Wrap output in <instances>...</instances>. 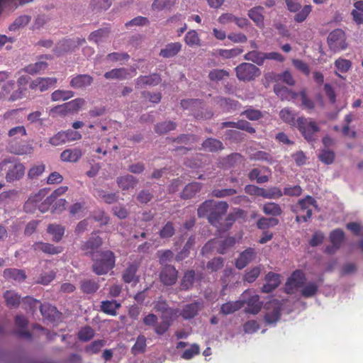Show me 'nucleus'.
Segmentation results:
<instances>
[{"instance_id": "nucleus-1", "label": "nucleus", "mask_w": 363, "mask_h": 363, "mask_svg": "<svg viewBox=\"0 0 363 363\" xmlns=\"http://www.w3.org/2000/svg\"><path fill=\"white\" fill-rule=\"evenodd\" d=\"M93 271L97 275L107 274L115 266L114 254L109 250L94 253Z\"/></svg>"}, {"instance_id": "nucleus-2", "label": "nucleus", "mask_w": 363, "mask_h": 363, "mask_svg": "<svg viewBox=\"0 0 363 363\" xmlns=\"http://www.w3.org/2000/svg\"><path fill=\"white\" fill-rule=\"evenodd\" d=\"M316 201L311 196H307L298 201L292 208L298 223L308 221L313 214L312 207H316Z\"/></svg>"}, {"instance_id": "nucleus-3", "label": "nucleus", "mask_w": 363, "mask_h": 363, "mask_svg": "<svg viewBox=\"0 0 363 363\" xmlns=\"http://www.w3.org/2000/svg\"><path fill=\"white\" fill-rule=\"evenodd\" d=\"M296 126L308 142H314L317 140V134L320 131V128L313 119L299 117L296 119Z\"/></svg>"}, {"instance_id": "nucleus-4", "label": "nucleus", "mask_w": 363, "mask_h": 363, "mask_svg": "<svg viewBox=\"0 0 363 363\" xmlns=\"http://www.w3.org/2000/svg\"><path fill=\"white\" fill-rule=\"evenodd\" d=\"M236 77L240 81L250 82L261 74L260 69L254 64L242 62L235 69Z\"/></svg>"}, {"instance_id": "nucleus-5", "label": "nucleus", "mask_w": 363, "mask_h": 363, "mask_svg": "<svg viewBox=\"0 0 363 363\" xmlns=\"http://www.w3.org/2000/svg\"><path fill=\"white\" fill-rule=\"evenodd\" d=\"M327 42L330 50L334 52L344 50L347 47L345 33L340 28L335 29L329 33Z\"/></svg>"}, {"instance_id": "nucleus-6", "label": "nucleus", "mask_w": 363, "mask_h": 363, "mask_svg": "<svg viewBox=\"0 0 363 363\" xmlns=\"http://www.w3.org/2000/svg\"><path fill=\"white\" fill-rule=\"evenodd\" d=\"M287 9L290 12L296 13L294 16V21L296 23H302L305 21L307 17L312 11V6L311 5H305L301 9V6L297 0H285Z\"/></svg>"}, {"instance_id": "nucleus-7", "label": "nucleus", "mask_w": 363, "mask_h": 363, "mask_svg": "<svg viewBox=\"0 0 363 363\" xmlns=\"http://www.w3.org/2000/svg\"><path fill=\"white\" fill-rule=\"evenodd\" d=\"M179 316V310L169 308L165 302L160 301V335L167 330L172 323Z\"/></svg>"}, {"instance_id": "nucleus-8", "label": "nucleus", "mask_w": 363, "mask_h": 363, "mask_svg": "<svg viewBox=\"0 0 363 363\" xmlns=\"http://www.w3.org/2000/svg\"><path fill=\"white\" fill-rule=\"evenodd\" d=\"M211 214L208 216L209 223L218 227L222 216L225 214L228 208V204L226 201H216L212 200Z\"/></svg>"}, {"instance_id": "nucleus-9", "label": "nucleus", "mask_w": 363, "mask_h": 363, "mask_svg": "<svg viewBox=\"0 0 363 363\" xmlns=\"http://www.w3.org/2000/svg\"><path fill=\"white\" fill-rule=\"evenodd\" d=\"M305 282V274L300 269L295 270L286 283V292L291 294L292 289L303 287Z\"/></svg>"}, {"instance_id": "nucleus-10", "label": "nucleus", "mask_w": 363, "mask_h": 363, "mask_svg": "<svg viewBox=\"0 0 363 363\" xmlns=\"http://www.w3.org/2000/svg\"><path fill=\"white\" fill-rule=\"evenodd\" d=\"M57 82L55 77H38L30 83L29 87L32 90L43 92L55 86Z\"/></svg>"}, {"instance_id": "nucleus-11", "label": "nucleus", "mask_w": 363, "mask_h": 363, "mask_svg": "<svg viewBox=\"0 0 363 363\" xmlns=\"http://www.w3.org/2000/svg\"><path fill=\"white\" fill-rule=\"evenodd\" d=\"M218 21L220 24L224 25L233 22L238 27L242 29L250 26V22L247 18L245 17H238L230 13H225L221 14L219 16Z\"/></svg>"}, {"instance_id": "nucleus-12", "label": "nucleus", "mask_w": 363, "mask_h": 363, "mask_svg": "<svg viewBox=\"0 0 363 363\" xmlns=\"http://www.w3.org/2000/svg\"><path fill=\"white\" fill-rule=\"evenodd\" d=\"M177 271L172 265H165L160 272V281L164 285L171 286L177 280Z\"/></svg>"}, {"instance_id": "nucleus-13", "label": "nucleus", "mask_w": 363, "mask_h": 363, "mask_svg": "<svg viewBox=\"0 0 363 363\" xmlns=\"http://www.w3.org/2000/svg\"><path fill=\"white\" fill-rule=\"evenodd\" d=\"M264 9L261 6H256L247 11V16L251 19L255 26L262 29L264 27Z\"/></svg>"}, {"instance_id": "nucleus-14", "label": "nucleus", "mask_w": 363, "mask_h": 363, "mask_svg": "<svg viewBox=\"0 0 363 363\" xmlns=\"http://www.w3.org/2000/svg\"><path fill=\"white\" fill-rule=\"evenodd\" d=\"M255 250L252 247H248L240 254L235 260V267L238 269H242L256 257Z\"/></svg>"}, {"instance_id": "nucleus-15", "label": "nucleus", "mask_w": 363, "mask_h": 363, "mask_svg": "<svg viewBox=\"0 0 363 363\" xmlns=\"http://www.w3.org/2000/svg\"><path fill=\"white\" fill-rule=\"evenodd\" d=\"M25 173V167L21 163H11L9 162L8 172L6 175L7 182H11L20 179Z\"/></svg>"}, {"instance_id": "nucleus-16", "label": "nucleus", "mask_w": 363, "mask_h": 363, "mask_svg": "<svg viewBox=\"0 0 363 363\" xmlns=\"http://www.w3.org/2000/svg\"><path fill=\"white\" fill-rule=\"evenodd\" d=\"M266 284L262 287L264 293H270L280 284V276L274 272H269L265 277Z\"/></svg>"}, {"instance_id": "nucleus-17", "label": "nucleus", "mask_w": 363, "mask_h": 363, "mask_svg": "<svg viewBox=\"0 0 363 363\" xmlns=\"http://www.w3.org/2000/svg\"><path fill=\"white\" fill-rule=\"evenodd\" d=\"M201 303L198 301H196L189 304H186L184 306L179 315H182V318L185 320H190L198 314L199 310L201 308Z\"/></svg>"}, {"instance_id": "nucleus-18", "label": "nucleus", "mask_w": 363, "mask_h": 363, "mask_svg": "<svg viewBox=\"0 0 363 363\" xmlns=\"http://www.w3.org/2000/svg\"><path fill=\"white\" fill-rule=\"evenodd\" d=\"M271 308L272 310L266 313L264 318L265 322L269 324L277 323L280 319L281 316V308L280 306L277 304V303L269 302L266 305L267 309Z\"/></svg>"}, {"instance_id": "nucleus-19", "label": "nucleus", "mask_w": 363, "mask_h": 363, "mask_svg": "<svg viewBox=\"0 0 363 363\" xmlns=\"http://www.w3.org/2000/svg\"><path fill=\"white\" fill-rule=\"evenodd\" d=\"M82 156V151L80 148L66 149L60 154V159L65 162L74 163L79 160Z\"/></svg>"}, {"instance_id": "nucleus-20", "label": "nucleus", "mask_w": 363, "mask_h": 363, "mask_svg": "<svg viewBox=\"0 0 363 363\" xmlns=\"http://www.w3.org/2000/svg\"><path fill=\"white\" fill-rule=\"evenodd\" d=\"M9 149L11 153L18 155H29L33 151V145L28 143H17L11 142Z\"/></svg>"}, {"instance_id": "nucleus-21", "label": "nucleus", "mask_w": 363, "mask_h": 363, "mask_svg": "<svg viewBox=\"0 0 363 363\" xmlns=\"http://www.w3.org/2000/svg\"><path fill=\"white\" fill-rule=\"evenodd\" d=\"M216 102L225 112L238 110L241 106V104L238 101L230 98L217 97Z\"/></svg>"}, {"instance_id": "nucleus-22", "label": "nucleus", "mask_w": 363, "mask_h": 363, "mask_svg": "<svg viewBox=\"0 0 363 363\" xmlns=\"http://www.w3.org/2000/svg\"><path fill=\"white\" fill-rule=\"evenodd\" d=\"M265 78L269 82H277L281 79L289 86H293L295 81L289 71H284L282 74L269 73L265 75Z\"/></svg>"}, {"instance_id": "nucleus-23", "label": "nucleus", "mask_w": 363, "mask_h": 363, "mask_svg": "<svg viewBox=\"0 0 363 363\" xmlns=\"http://www.w3.org/2000/svg\"><path fill=\"white\" fill-rule=\"evenodd\" d=\"M93 78L88 74H79L73 77L70 81V86L74 89L84 88L91 84Z\"/></svg>"}, {"instance_id": "nucleus-24", "label": "nucleus", "mask_w": 363, "mask_h": 363, "mask_svg": "<svg viewBox=\"0 0 363 363\" xmlns=\"http://www.w3.org/2000/svg\"><path fill=\"white\" fill-rule=\"evenodd\" d=\"M131 77L129 70L126 68H116L104 74V77L107 79L123 80Z\"/></svg>"}, {"instance_id": "nucleus-25", "label": "nucleus", "mask_w": 363, "mask_h": 363, "mask_svg": "<svg viewBox=\"0 0 363 363\" xmlns=\"http://www.w3.org/2000/svg\"><path fill=\"white\" fill-rule=\"evenodd\" d=\"M246 304L245 312L253 315L257 314L262 307V303L259 301V296L258 295H254L249 298L246 301Z\"/></svg>"}, {"instance_id": "nucleus-26", "label": "nucleus", "mask_w": 363, "mask_h": 363, "mask_svg": "<svg viewBox=\"0 0 363 363\" xmlns=\"http://www.w3.org/2000/svg\"><path fill=\"white\" fill-rule=\"evenodd\" d=\"M182 47V43L179 42L169 43L160 50V55L165 58L173 57L181 51Z\"/></svg>"}, {"instance_id": "nucleus-27", "label": "nucleus", "mask_w": 363, "mask_h": 363, "mask_svg": "<svg viewBox=\"0 0 363 363\" xmlns=\"http://www.w3.org/2000/svg\"><path fill=\"white\" fill-rule=\"evenodd\" d=\"M40 309L42 315L51 321H55L60 317V313L57 308L49 303L40 305Z\"/></svg>"}, {"instance_id": "nucleus-28", "label": "nucleus", "mask_w": 363, "mask_h": 363, "mask_svg": "<svg viewBox=\"0 0 363 363\" xmlns=\"http://www.w3.org/2000/svg\"><path fill=\"white\" fill-rule=\"evenodd\" d=\"M244 305V301H229L221 306L220 312L223 315L232 314L242 308Z\"/></svg>"}, {"instance_id": "nucleus-29", "label": "nucleus", "mask_w": 363, "mask_h": 363, "mask_svg": "<svg viewBox=\"0 0 363 363\" xmlns=\"http://www.w3.org/2000/svg\"><path fill=\"white\" fill-rule=\"evenodd\" d=\"M201 145L203 150L211 152H216L224 148L220 140L213 138H208L205 140Z\"/></svg>"}, {"instance_id": "nucleus-30", "label": "nucleus", "mask_w": 363, "mask_h": 363, "mask_svg": "<svg viewBox=\"0 0 363 363\" xmlns=\"http://www.w3.org/2000/svg\"><path fill=\"white\" fill-rule=\"evenodd\" d=\"M33 248L36 251H43L50 255H56L62 252V249L60 247H55L52 244L43 242H36L33 245Z\"/></svg>"}, {"instance_id": "nucleus-31", "label": "nucleus", "mask_w": 363, "mask_h": 363, "mask_svg": "<svg viewBox=\"0 0 363 363\" xmlns=\"http://www.w3.org/2000/svg\"><path fill=\"white\" fill-rule=\"evenodd\" d=\"M274 91L281 100H289L291 99H296L298 94L289 90L287 87L280 84H275L274 86Z\"/></svg>"}, {"instance_id": "nucleus-32", "label": "nucleus", "mask_w": 363, "mask_h": 363, "mask_svg": "<svg viewBox=\"0 0 363 363\" xmlns=\"http://www.w3.org/2000/svg\"><path fill=\"white\" fill-rule=\"evenodd\" d=\"M202 187V184L199 182H192L187 184L182 192V198L189 199L194 197L199 193Z\"/></svg>"}, {"instance_id": "nucleus-33", "label": "nucleus", "mask_w": 363, "mask_h": 363, "mask_svg": "<svg viewBox=\"0 0 363 363\" xmlns=\"http://www.w3.org/2000/svg\"><path fill=\"white\" fill-rule=\"evenodd\" d=\"M109 30L107 28L99 29L92 32L88 39L91 42L100 44L105 42L108 38Z\"/></svg>"}, {"instance_id": "nucleus-34", "label": "nucleus", "mask_w": 363, "mask_h": 363, "mask_svg": "<svg viewBox=\"0 0 363 363\" xmlns=\"http://www.w3.org/2000/svg\"><path fill=\"white\" fill-rule=\"evenodd\" d=\"M117 183L118 186L123 190H128L135 187L137 180L132 175H125L118 177Z\"/></svg>"}, {"instance_id": "nucleus-35", "label": "nucleus", "mask_w": 363, "mask_h": 363, "mask_svg": "<svg viewBox=\"0 0 363 363\" xmlns=\"http://www.w3.org/2000/svg\"><path fill=\"white\" fill-rule=\"evenodd\" d=\"M159 82V77L157 74L143 76L137 79L136 87L143 88L145 86H155Z\"/></svg>"}, {"instance_id": "nucleus-36", "label": "nucleus", "mask_w": 363, "mask_h": 363, "mask_svg": "<svg viewBox=\"0 0 363 363\" xmlns=\"http://www.w3.org/2000/svg\"><path fill=\"white\" fill-rule=\"evenodd\" d=\"M196 273L193 269L186 271L180 283V287L182 290H188L192 287L195 281Z\"/></svg>"}, {"instance_id": "nucleus-37", "label": "nucleus", "mask_w": 363, "mask_h": 363, "mask_svg": "<svg viewBox=\"0 0 363 363\" xmlns=\"http://www.w3.org/2000/svg\"><path fill=\"white\" fill-rule=\"evenodd\" d=\"M121 307V303L116 301H103L101 305V310L111 315H116V310Z\"/></svg>"}, {"instance_id": "nucleus-38", "label": "nucleus", "mask_w": 363, "mask_h": 363, "mask_svg": "<svg viewBox=\"0 0 363 363\" xmlns=\"http://www.w3.org/2000/svg\"><path fill=\"white\" fill-rule=\"evenodd\" d=\"M244 59L261 66L264 62V52L257 50L250 51L244 55Z\"/></svg>"}, {"instance_id": "nucleus-39", "label": "nucleus", "mask_w": 363, "mask_h": 363, "mask_svg": "<svg viewBox=\"0 0 363 363\" xmlns=\"http://www.w3.org/2000/svg\"><path fill=\"white\" fill-rule=\"evenodd\" d=\"M4 276L8 279L21 282L26 279L25 273L17 269H7L4 271Z\"/></svg>"}, {"instance_id": "nucleus-40", "label": "nucleus", "mask_w": 363, "mask_h": 363, "mask_svg": "<svg viewBox=\"0 0 363 363\" xmlns=\"http://www.w3.org/2000/svg\"><path fill=\"white\" fill-rule=\"evenodd\" d=\"M329 238L332 245L340 247L345 239V233L340 228L335 229L330 233Z\"/></svg>"}, {"instance_id": "nucleus-41", "label": "nucleus", "mask_w": 363, "mask_h": 363, "mask_svg": "<svg viewBox=\"0 0 363 363\" xmlns=\"http://www.w3.org/2000/svg\"><path fill=\"white\" fill-rule=\"evenodd\" d=\"M262 211L266 215H271L273 216H278L282 214V209L281 206L274 202H269L264 204Z\"/></svg>"}, {"instance_id": "nucleus-42", "label": "nucleus", "mask_w": 363, "mask_h": 363, "mask_svg": "<svg viewBox=\"0 0 363 363\" xmlns=\"http://www.w3.org/2000/svg\"><path fill=\"white\" fill-rule=\"evenodd\" d=\"M101 239L99 236L92 237L90 238L83 246V250L86 251V253L92 254L96 253L94 252L101 245Z\"/></svg>"}, {"instance_id": "nucleus-43", "label": "nucleus", "mask_w": 363, "mask_h": 363, "mask_svg": "<svg viewBox=\"0 0 363 363\" xmlns=\"http://www.w3.org/2000/svg\"><path fill=\"white\" fill-rule=\"evenodd\" d=\"M184 42L190 47L201 45V39L195 30H190L186 33Z\"/></svg>"}, {"instance_id": "nucleus-44", "label": "nucleus", "mask_w": 363, "mask_h": 363, "mask_svg": "<svg viewBox=\"0 0 363 363\" xmlns=\"http://www.w3.org/2000/svg\"><path fill=\"white\" fill-rule=\"evenodd\" d=\"M301 288V294L305 298L314 296L318 290V286L315 282H308Z\"/></svg>"}, {"instance_id": "nucleus-45", "label": "nucleus", "mask_w": 363, "mask_h": 363, "mask_svg": "<svg viewBox=\"0 0 363 363\" xmlns=\"http://www.w3.org/2000/svg\"><path fill=\"white\" fill-rule=\"evenodd\" d=\"M48 232L52 236L54 241H60L65 233V228L60 225L50 224L48 228Z\"/></svg>"}, {"instance_id": "nucleus-46", "label": "nucleus", "mask_w": 363, "mask_h": 363, "mask_svg": "<svg viewBox=\"0 0 363 363\" xmlns=\"http://www.w3.org/2000/svg\"><path fill=\"white\" fill-rule=\"evenodd\" d=\"M146 348V337L144 335H139L135 341V343L131 348L133 354L143 353Z\"/></svg>"}, {"instance_id": "nucleus-47", "label": "nucleus", "mask_w": 363, "mask_h": 363, "mask_svg": "<svg viewBox=\"0 0 363 363\" xmlns=\"http://www.w3.org/2000/svg\"><path fill=\"white\" fill-rule=\"evenodd\" d=\"M74 93L69 90H56L51 94V99L53 101H65L71 99Z\"/></svg>"}, {"instance_id": "nucleus-48", "label": "nucleus", "mask_w": 363, "mask_h": 363, "mask_svg": "<svg viewBox=\"0 0 363 363\" xmlns=\"http://www.w3.org/2000/svg\"><path fill=\"white\" fill-rule=\"evenodd\" d=\"M250 159L254 161L267 162L269 164H272L273 162L272 156L269 152L264 151H257L255 153L251 154Z\"/></svg>"}, {"instance_id": "nucleus-49", "label": "nucleus", "mask_w": 363, "mask_h": 363, "mask_svg": "<svg viewBox=\"0 0 363 363\" xmlns=\"http://www.w3.org/2000/svg\"><path fill=\"white\" fill-rule=\"evenodd\" d=\"M279 223V220L274 218L262 217L257 222V226L259 229L266 230L269 227H273Z\"/></svg>"}, {"instance_id": "nucleus-50", "label": "nucleus", "mask_w": 363, "mask_h": 363, "mask_svg": "<svg viewBox=\"0 0 363 363\" xmlns=\"http://www.w3.org/2000/svg\"><path fill=\"white\" fill-rule=\"evenodd\" d=\"M283 196L281 189L277 186H272L269 189L264 188L263 198L268 199H277Z\"/></svg>"}, {"instance_id": "nucleus-51", "label": "nucleus", "mask_w": 363, "mask_h": 363, "mask_svg": "<svg viewBox=\"0 0 363 363\" xmlns=\"http://www.w3.org/2000/svg\"><path fill=\"white\" fill-rule=\"evenodd\" d=\"M229 77V72L222 69H214L210 71L208 78L211 81L218 82Z\"/></svg>"}, {"instance_id": "nucleus-52", "label": "nucleus", "mask_w": 363, "mask_h": 363, "mask_svg": "<svg viewBox=\"0 0 363 363\" xmlns=\"http://www.w3.org/2000/svg\"><path fill=\"white\" fill-rule=\"evenodd\" d=\"M95 196L99 199H101L104 202L107 203H113L117 201L118 196L113 193H106L104 190L98 189L95 191Z\"/></svg>"}, {"instance_id": "nucleus-53", "label": "nucleus", "mask_w": 363, "mask_h": 363, "mask_svg": "<svg viewBox=\"0 0 363 363\" xmlns=\"http://www.w3.org/2000/svg\"><path fill=\"white\" fill-rule=\"evenodd\" d=\"M335 157V152L328 148L322 150L318 155L319 160L326 164H331L333 163Z\"/></svg>"}, {"instance_id": "nucleus-54", "label": "nucleus", "mask_w": 363, "mask_h": 363, "mask_svg": "<svg viewBox=\"0 0 363 363\" xmlns=\"http://www.w3.org/2000/svg\"><path fill=\"white\" fill-rule=\"evenodd\" d=\"M137 266L135 264H130L124 272L123 279L126 283H131L136 281L135 274L137 272Z\"/></svg>"}, {"instance_id": "nucleus-55", "label": "nucleus", "mask_w": 363, "mask_h": 363, "mask_svg": "<svg viewBox=\"0 0 363 363\" xmlns=\"http://www.w3.org/2000/svg\"><path fill=\"white\" fill-rule=\"evenodd\" d=\"M48 67V64L43 61L37 62L34 64H31L28 65L25 70L26 72L34 74H37L38 72H40L41 71H44Z\"/></svg>"}, {"instance_id": "nucleus-56", "label": "nucleus", "mask_w": 363, "mask_h": 363, "mask_svg": "<svg viewBox=\"0 0 363 363\" xmlns=\"http://www.w3.org/2000/svg\"><path fill=\"white\" fill-rule=\"evenodd\" d=\"M248 178L251 181L256 180L258 184H264L269 181V177L267 175L260 176V170L257 168H254L248 174Z\"/></svg>"}, {"instance_id": "nucleus-57", "label": "nucleus", "mask_w": 363, "mask_h": 363, "mask_svg": "<svg viewBox=\"0 0 363 363\" xmlns=\"http://www.w3.org/2000/svg\"><path fill=\"white\" fill-rule=\"evenodd\" d=\"M81 289L84 293L93 294L98 290L99 284L92 280H84L81 283Z\"/></svg>"}, {"instance_id": "nucleus-58", "label": "nucleus", "mask_w": 363, "mask_h": 363, "mask_svg": "<svg viewBox=\"0 0 363 363\" xmlns=\"http://www.w3.org/2000/svg\"><path fill=\"white\" fill-rule=\"evenodd\" d=\"M334 65L336 69L342 73L347 72L352 67V62L350 60L341 57L337 59L335 61Z\"/></svg>"}, {"instance_id": "nucleus-59", "label": "nucleus", "mask_w": 363, "mask_h": 363, "mask_svg": "<svg viewBox=\"0 0 363 363\" xmlns=\"http://www.w3.org/2000/svg\"><path fill=\"white\" fill-rule=\"evenodd\" d=\"M243 52V50L242 48H235L230 50L227 49H220L218 50V54L220 57L225 58V59H230L233 58L239 55H240Z\"/></svg>"}, {"instance_id": "nucleus-60", "label": "nucleus", "mask_w": 363, "mask_h": 363, "mask_svg": "<svg viewBox=\"0 0 363 363\" xmlns=\"http://www.w3.org/2000/svg\"><path fill=\"white\" fill-rule=\"evenodd\" d=\"M6 303L11 307H16L20 303V296L14 291H8L4 294Z\"/></svg>"}, {"instance_id": "nucleus-61", "label": "nucleus", "mask_w": 363, "mask_h": 363, "mask_svg": "<svg viewBox=\"0 0 363 363\" xmlns=\"http://www.w3.org/2000/svg\"><path fill=\"white\" fill-rule=\"evenodd\" d=\"M26 130L23 125L12 128L9 130L8 135L13 140L20 139L22 136L26 135Z\"/></svg>"}, {"instance_id": "nucleus-62", "label": "nucleus", "mask_w": 363, "mask_h": 363, "mask_svg": "<svg viewBox=\"0 0 363 363\" xmlns=\"http://www.w3.org/2000/svg\"><path fill=\"white\" fill-rule=\"evenodd\" d=\"M281 118L286 123L296 125L295 114L289 108H283L279 113Z\"/></svg>"}, {"instance_id": "nucleus-63", "label": "nucleus", "mask_w": 363, "mask_h": 363, "mask_svg": "<svg viewBox=\"0 0 363 363\" xmlns=\"http://www.w3.org/2000/svg\"><path fill=\"white\" fill-rule=\"evenodd\" d=\"M260 272L261 268L259 266L255 267L245 272L243 280L248 283H252L259 277Z\"/></svg>"}, {"instance_id": "nucleus-64", "label": "nucleus", "mask_w": 363, "mask_h": 363, "mask_svg": "<svg viewBox=\"0 0 363 363\" xmlns=\"http://www.w3.org/2000/svg\"><path fill=\"white\" fill-rule=\"evenodd\" d=\"M223 257H214L208 262L206 269L211 272H216L223 267Z\"/></svg>"}]
</instances>
